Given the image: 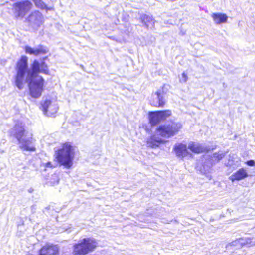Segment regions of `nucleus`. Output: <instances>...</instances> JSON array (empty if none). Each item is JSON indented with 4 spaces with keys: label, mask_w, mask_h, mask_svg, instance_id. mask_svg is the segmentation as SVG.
I'll use <instances>...</instances> for the list:
<instances>
[{
    "label": "nucleus",
    "mask_w": 255,
    "mask_h": 255,
    "mask_svg": "<svg viewBox=\"0 0 255 255\" xmlns=\"http://www.w3.org/2000/svg\"><path fill=\"white\" fill-rule=\"evenodd\" d=\"M16 70L17 74L15 77V83L17 88L21 90L23 88L24 84L28 83L30 96L34 98H39L43 91L44 80L38 74H48L46 63L35 60L30 68H28V58L26 56H22L16 64Z\"/></svg>",
    "instance_id": "f257e3e1"
},
{
    "label": "nucleus",
    "mask_w": 255,
    "mask_h": 255,
    "mask_svg": "<svg viewBox=\"0 0 255 255\" xmlns=\"http://www.w3.org/2000/svg\"><path fill=\"white\" fill-rule=\"evenodd\" d=\"M10 134L16 138L19 147L22 151L34 152L36 150L32 134L25 129L22 122L18 121L11 129Z\"/></svg>",
    "instance_id": "f03ea898"
},
{
    "label": "nucleus",
    "mask_w": 255,
    "mask_h": 255,
    "mask_svg": "<svg viewBox=\"0 0 255 255\" xmlns=\"http://www.w3.org/2000/svg\"><path fill=\"white\" fill-rule=\"evenodd\" d=\"M56 158L58 163L66 168H70L73 165L74 158V148L68 143L64 144L62 148L55 153Z\"/></svg>",
    "instance_id": "7ed1b4c3"
},
{
    "label": "nucleus",
    "mask_w": 255,
    "mask_h": 255,
    "mask_svg": "<svg viewBox=\"0 0 255 255\" xmlns=\"http://www.w3.org/2000/svg\"><path fill=\"white\" fill-rule=\"evenodd\" d=\"M97 246V243L93 238H84L74 245L73 254L75 255H85L93 251Z\"/></svg>",
    "instance_id": "20e7f679"
},
{
    "label": "nucleus",
    "mask_w": 255,
    "mask_h": 255,
    "mask_svg": "<svg viewBox=\"0 0 255 255\" xmlns=\"http://www.w3.org/2000/svg\"><path fill=\"white\" fill-rule=\"evenodd\" d=\"M182 127L180 123H173L167 126H161L158 128L157 133L162 137L169 138L177 134Z\"/></svg>",
    "instance_id": "39448f33"
},
{
    "label": "nucleus",
    "mask_w": 255,
    "mask_h": 255,
    "mask_svg": "<svg viewBox=\"0 0 255 255\" xmlns=\"http://www.w3.org/2000/svg\"><path fill=\"white\" fill-rule=\"evenodd\" d=\"M32 4L28 0L21 1L13 4L14 14L16 18H22L31 9Z\"/></svg>",
    "instance_id": "423d86ee"
},
{
    "label": "nucleus",
    "mask_w": 255,
    "mask_h": 255,
    "mask_svg": "<svg viewBox=\"0 0 255 255\" xmlns=\"http://www.w3.org/2000/svg\"><path fill=\"white\" fill-rule=\"evenodd\" d=\"M41 108L43 113L47 116H53L57 113L58 107L55 102L46 99L41 103Z\"/></svg>",
    "instance_id": "0eeeda50"
},
{
    "label": "nucleus",
    "mask_w": 255,
    "mask_h": 255,
    "mask_svg": "<svg viewBox=\"0 0 255 255\" xmlns=\"http://www.w3.org/2000/svg\"><path fill=\"white\" fill-rule=\"evenodd\" d=\"M164 95V92L162 90L156 91L152 95L150 104L155 107L163 106L165 103Z\"/></svg>",
    "instance_id": "6e6552de"
},
{
    "label": "nucleus",
    "mask_w": 255,
    "mask_h": 255,
    "mask_svg": "<svg viewBox=\"0 0 255 255\" xmlns=\"http://www.w3.org/2000/svg\"><path fill=\"white\" fill-rule=\"evenodd\" d=\"M43 19L42 14L38 11H35L29 16L28 20L31 26L35 27L42 24Z\"/></svg>",
    "instance_id": "1a4fd4ad"
},
{
    "label": "nucleus",
    "mask_w": 255,
    "mask_h": 255,
    "mask_svg": "<svg viewBox=\"0 0 255 255\" xmlns=\"http://www.w3.org/2000/svg\"><path fill=\"white\" fill-rule=\"evenodd\" d=\"M39 255H59V248L56 245H46L40 250Z\"/></svg>",
    "instance_id": "9d476101"
},
{
    "label": "nucleus",
    "mask_w": 255,
    "mask_h": 255,
    "mask_svg": "<svg viewBox=\"0 0 255 255\" xmlns=\"http://www.w3.org/2000/svg\"><path fill=\"white\" fill-rule=\"evenodd\" d=\"M174 151H175L176 156L182 159L190 155L188 151L186 145L183 143L175 144L174 147Z\"/></svg>",
    "instance_id": "9b49d317"
},
{
    "label": "nucleus",
    "mask_w": 255,
    "mask_h": 255,
    "mask_svg": "<svg viewBox=\"0 0 255 255\" xmlns=\"http://www.w3.org/2000/svg\"><path fill=\"white\" fill-rule=\"evenodd\" d=\"M25 51L26 54L33 55L35 56H37L41 54H46L48 51L47 48L42 45H38L35 48H32L29 46H26L25 47Z\"/></svg>",
    "instance_id": "f8f14e48"
},
{
    "label": "nucleus",
    "mask_w": 255,
    "mask_h": 255,
    "mask_svg": "<svg viewBox=\"0 0 255 255\" xmlns=\"http://www.w3.org/2000/svg\"><path fill=\"white\" fill-rule=\"evenodd\" d=\"M249 176L248 173L244 168H240L236 172L234 173L229 177V179L234 182L235 181H240Z\"/></svg>",
    "instance_id": "ddd939ff"
},
{
    "label": "nucleus",
    "mask_w": 255,
    "mask_h": 255,
    "mask_svg": "<svg viewBox=\"0 0 255 255\" xmlns=\"http://www.w3.org/2000/svg\"><path fill=\"white\" fill-rule=\"evenodd\" d=\"M157 134L153 135L147 139V145L151 148L158 147L161 143L163 142V140L158 136L159 135L157 132Z\"/></svg>",
    "instance_id": "4468645a"
},
{
    "label": "nucleus",
    "mask_w": 255,
    "mask_h": 255,
    "mask_svg": "<svg viewBox=\"0 0 255 255\" xmlns=\"http://www.w3.org/2000/svg\"><path fill=\"white\" fill-rule=\"evenodd\" d=\"M211 16L215 23L217 24L226 23L228 19L227 15L222 13H213Z\"/></svg>",
    "instance_id": "2eb2a0df"
},
{
    "label": "nucleus",
    "mask_w": 255,
    "mask_h": 255,
    "mask_svg": "<svg viewBox=\"0 0 255 255\" xmlns=\"http://www.w3.org/2000/svg\"><path fill=\"white\" fill-rule=\"evenodd\" d=\"M149 119L150 123L152 125H155L161 121L158 111L150 112L149 113Z\"/></svg>",
    "instance_id": "dca6fc26"
},
{
    "label": "nucleus",
    "mask_w": 255,
    "mask_h": 255,
    "mask_svg": "<svg viewBox=\"0 0 255 255\" xmlns=\"http://www.w3.org/2000/svg\"><path fill=\"white\" fill-rule=\"evenodd\" d=\"M187 148L195 153H199L204 150V149L199 144L192 142L189 143Z\"/></svg>",
    "instance_id": "f3484780"
},
{
    "label": "nucleus",
    "mask_w": 255,
    "mask_h": 255,
    "mask_svg": "<svg viewBox=\"0 0 255 255\" xmlns=\"http://www.w3.org/2000/svg\"><path fill=\"white\" fill-rule=\"evenodd\" d=\"M141 19L147 28H151L154 26V21L152 16L144 15L142 16Z\"/></svg>",
    "instance_id": "a211bd4d"
},
{
    "label": "nucleus",
    "mask_w": 255,
    "mask_h": 255,
    "mask_svg": "<svg viewBox=\"0 0 255 255\" xmlns=\"http://www.w3.org/2000/svg\"><path fill=\"white\" fill-rule=\"evenodd\" d=\"M159 114L160 118L161 121L166 120L168 117L171 115V111L167 110L165 111H158Z\"/></svg>",
    "instance_id": "6ab92c4d"
},
{
    "label": "nucleus",
    "mask_w": 255,
    "mask_h": 255,
    "mask_svg": "<svg viewBox=\"0 0 255 255\" xmlns=\"http://www.w3.org/2000/svg\"><path fill=\"white\" fill-rule=\"evenodd\" d=\"M225 156V153L223 152H219L218 153H215L213 154V158L215 159V161L218 162L220 160H221Z\"/></svg>",
    "instance_id": "aec40b11"
},
{
    "label": "nucleus",
    "mask_w": 255,
    "mask_h": 255,
    "mask_svg": "<svg viewBox=\"0 0 255 255\" xmlns=\"http://www.w3.org/2000/svg\"><path fill=\"white\" fill-rule=\"evenodd\" d=\"M234 245H237L238 244L240 245V246H242L248 244V241H245L243 239H239L232 243Z\"/></svg>",
    "instance_id": "412c9836"
},
{
    "label": "nucleus",
    "mask_w": 255,
    "mask_h": 255,
    "mask_svg": "<svg viewBox=\"0 0 255 255\" xmlns=\"http://www.w3.org/2000/svg\"><path fill=\"white\" fill-rule=\"evenodd\" d=\"M188 80L187 74L183 72L181 76L179 77V81L181 83H185Z\"/></svg>",
    "instance_id": "4be33fe9"
},
{
    "label": "nucleus",
    "mask_w": 255,
    "mask_h": 255,
    "mask_svg": "<svg viewBox=\"0 0 255 255\" xmlns=\"http://www.w3.org/2000/svg\"><path fill=\"white\" fill-rule=\"evenodd\" d=\"M246 164L250 166H253L255 164V162L254 160H251L246 162Z\"/></svg>",
    "instance_id": "5701e85b"
},
{
    "label": "nucleus",
    "mask_w": 255,
    "mask_h": 255,
    "mask_svg": "<svg viewBox=\"0 0 255 255\" xmlns=\"http://www.w3.org/2000/svg\"><path fill=\"white\" fill-rule=\"evenodd\" d=\"M45 166L47 168H52L53 166L51 162H48L45 164Z\"/></svg>",
    "instance_id": "b1692460"
}]
</instances>
